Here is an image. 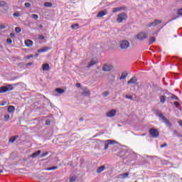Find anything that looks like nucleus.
<instances>
[{
    "label": "nucleus",
    "instance_id": "1",
    "mask_svg": "<svg viewBox=\"0 0 182 182\" xmlns=\"http://www.w3.org/2000/svg\"><path fill=\"white\" fill-rule=\"evenodd\" d=\"M14 90V86L12 85H8L0 87V93H6V92H11Z\"/></svg>",
    "mask_w": 182,
    "mask_h": 182
},
{
    "label": "nucleus",
    "instance_id": "2",
    "mask_svg": "<svg viewBox=\"0 0 182 182\" xmlns=\"http://www.w3.org/2000/svg\"><path fill=\"white\" fill-rule=\"evenodd\" d=\"M127 19V14H126V13L122 12L118 15L117 18V22H118V23H122L123 21H126Z\"/></svg>",
    "mask_w": 182,
    "mask_h": 182
},
{
    "label": "nucleus",
    "instance_id": "3",
    "mask_svg": "<svg viewBox=\"0 0 182 182\" xmlns=\"http://www.w3.org/2000/svg\"><path fill=\"white\" fill-rule=\"evenodd\" d=\"M149 134L153 137L154 139H156V137H159L160 136V132L158 129H156L154 128H151L149 129Z\"/></svg>",
    "mask_w": 182,
    "mask_h": 182
},
{
    "label": "nucleus",
    "instance_id": "4",
    "mask_svg": "<svg viewBox=\"0 0 182 182\" xmlns=\"http://www.w3.org/2000/svg\"><path fill=\"white\" fill-rule=\"evenodd\" d=\"M119 46L121 49H129L130 48V43L127 40H123L120 42Z\"/></svg>",
    "mask_w": 182,
    "mask_h": 182
},
{
    "label": "nucleus",
    "instance_id": "5",
    "mask_svg": "<svg viewBox=\"0 0 182 182\" xmlns=\"http://www.w3.org/2000/svg\"><path fill=\"white\" fill-rule=\"evenodd\" d=\"M161 20L155 19L154 22L149 23L146 25V28H151V26H157V25H160L161 23Z\"/></svg>",
    "mask_w": 182,
    "mask_h": 182
},
{
    "label": "nucleus",
    "instance_id": "6",
    "mask_svg": "<svg viewBox=\"0 0 182 182\" xmlns=\"http://www.w3.org/2000/svg\"><path fill=\"white\" fill-rule=\"evenodd\" d=\"M136 38L139 41H143L144 39H147V38H149V35H147L146 33L141 32L137 34Z\"/></svg>",
    "mask_w": 182,
    "mask_h": 182
},
{
    "label": "nucleus",
    "instance_id": "7",
    "mask_svg": "<svg viewBox=\"0 0 182 182\" xmlns=\"http://www.w3.org/2000/svg\"><path fill=\"white\" fill-rule=\"evenodd\" d=\"M112 69H113V66H112L110 65L105 64L102 66V70L104 72H110V70H112Z\"/></svg>",
    "mask_w": 182,
    "mask_h": 182
},
{
    "label": "nucleus",
    "instance_id": "8",
    "mask_svg": "<svg viewBox=\"0 0 182 182\" xmlns=\"http://www.w3.org/2000/svg\"><path fill=\"white\" fill-rule=\"evenodd\" d=\"M107 14H109V12L107 11V10L104 9L103 11H100V12L97 14V18H103V16H105V15H107Z\"/></svg>",
    "mask_w": 182,
    "mask_h": 182
},
{
    "label": "nucleus",
    "instance_id": "9",
    "mask_svg": "<svg viewBox=\"0 0 182 182\" xmlns=\"http://www.w3.org/2000/svg\"><path fill=\"white\" fill-rule=\"evenodd\" d=\"M159 117H160V119L163 120L165 124H171L170 123V121H168V119H167V118H166V117L163 115V114H159Z\"/></svg>",
    "mask_w": 182,
    "mask_h": 182
},
{
    "label": "nucleus",
    "instance_id": "10",
    "mask_svg": "<svg viewBox=\"0 0 182 182\" xmlns=\"http://www.w3.org/2000/svg\"><path fill=\"white\" fill-rule=\"evenodd\" d=\"M82 96H90V90H89V89H87V87H84L83 88V92H82Z\"/></svg>",
    "mask_w": 182,
    "mask_h": 182
},
{
    "label": "nucleus",
    "instance_id": "11",
    "mask_svg": "<svg viewBox=\"0 0 182 182\" xmlns=\"http://www.w3.org/2000/svg\"><path fill=\"white\" fill-rule=\"evenodd\" d=\"M117 112L116 111V109H112L111 111H109L107 113V117H113L114 116L116 115Z\"/></svg>",
    "mask_w": 182,
    "mask_h": 182
},
{
    "label": "nucleus",
    "instance_id": "12",
    "mask_svg": "<svg viewBox=\"0 0 182 182\" xmlns=\"http://www.w3.org/2000/svg\"><path fill=\"white\" fill-rule=\"evenodd\" d=\"M136 82H137V77H132L128 82H127V83H128V85H136Z\"/></svg>",
    "mask_w": 182,
    "mask_h": 182
},
{
    "label": "nucleus",
    "instance_id": "13",
    "mask_svg": "<svg viewBox=\"0 0 182 182\" xmlns=\"http://www.w3.org/2000/svg\"><path fill=\"white\" fill-rule=\"evenodd\" d=\"M51 49H52V48L48 47V46H46V47H43V48H41V49L38 50V52L39 53H43V52H48V50H50Z\"/></svg>",
    "mask_w": 182,
    "mask_h": 182
},
{
    "label": "nucleus",
    "instance_id": "14",
    "mask_svg": "<svg viewBox=\"0 0 182 182\" xmlns=\"http://www.w3.org/2000/svg\"><path fill=\"white\" fill-rule=\"evenodd\" d=\"M129 177V172L121 173L119 175L118 178L121 180H124V178H127Z\"/></svg>",
    "mask_w": 182,
    "mask_h": 182
},
{
    "label": "nucleus",
    "instance_id": "15",
    "mask_svg": "<svg viewBox=\"0 0 182 182\" xmlns=\"http://www.w3.org/2000/svg\"><path fill=\"white\" fill-rule=\"evenodd\" d=\"M124 9H126V7H124V6L117 7V8L112 9V12L114 14V13L119 12L120 11H124Z\"/></svg>",
    "mask_w": 182,
    "mask_h": 182
},
{
    "label": "nucleus",
    "instance_id": "16",
    "mask_svg": "<svg viewBox=\"0 0 182 182\" xmlns=\"http://www.w3.org/2000/svg\"><path fill=\"white\" fill-rule=\"evenodd\" d=\"M42 69L44 71H48V70H50V67L49 66V64L45 63L43 65Z\"/></svg>",
    "mask_w": 182,
    "mask_h": 182
},
{
    "label": "nucleus",
    "instance_id": "17",
    "mask_svg": "<svg viewBox=\"0 0 182 182\" xmlns=\"http://www.w3.org/2000/svg\"><path fill=\"white\" fill-rule=\"evenodd\" d=\"M109 144H113V140L108 139L107 143H105V150H107L109 149Z\"/></svg>",
    "mask_w": 182,
    "mask_h": 182
},
{
    "label": "nucleus",
    "instance_id": "18",
    "mask_svg": "<svg viewBox=\"0 0 182 182\" xmlns=\"http://www.w3.org/2000/svg\"><path fill=\"white\" fill-rule=\"evenodd\" d=\"M9 113H14L15 112V107L14 105H10L7 108Z\"/></svg>",
    "mask_w": 182,
    "mask_h": 182
},
{
    "label": "nucleus",
    "instance_id": "19",
    "mask_svg": "<svg viewBox=\"0 0 182 182\" xmlns=\"http://www.w3.org/2000/svg\"><path fill=\"white\" fill-rule=\"evenodd\" d=\"M105 170H106V166H100L97 169V173H98V174H100V173H102V171H105Z\"/></svg>",
    "mask_w": 182,
    "mask_h": 182
},
{
    "label": "nucleus",
    "instance_id": "20",
    "mask_svg": "<svg viewBox=\"0 0 182 182\" xmlns=\"http://www.w3.org/2000/svg\"><path fill=\"white\" fill-rule=\"evenodd\" d=\"M41 153H42V151L41 150H38V151L33 153L31 155L32 159H35V157H38V156H39L41 154Z\"/></svg>",
    "mask_w": 182,
    "mask_h": 182
},
{
    "label": "nucleus",
    "instance_id": "21",
    "mask_svg": "<svg viewBox=\"0 0 182 182\" xmlns=\"http://www.w3.org/2000/svg\"><path fill=\"white\" fill-rule=\"evenodd\" d=\"M25 45H26V46L31 47L33 45V41H32L31 40H26Z\"/></svg>",
    "mask_w": 182,
    "mask_h": 182
},
{
    "label": "nucleus",
    "instance_id": "22",
    "mask_svg": "<svg viewBox=\"0 0 182 182\" xmlns=\"http://www.w3.org/2000/svg\"><path fill=\"white\" fill-rule=\"evenodd\" d=\"M18 136H11L10 139H9V143H15V141H16V140L18 139Z\"/></svg>",
    "mask_w": 182,
    "mask_h": 182
},
{
    "label": "nucleus",
    "instance_id": "23",
    "mask_svg": "<svg viewBox=\"0 0 182 182\" xmlns=\"http://www.w3.org/2000/svg\"><path fill=\"white\" fill-rule=\"evenodd\" d=\"M94 65H96V60H92L90 62V64L87 66V69H89V68H92V66H94Z\"/></svg>",
    "mask_w": 182,
    "mask_h": 182
},
{
    "label": "nucleus",
    "instance_id": "24",
    "mask_svg": "<svg viewBox=\"0 0 182 182\" xmlns=\"http://www.w3.org/2000/svg\"><path fill=\"white\" fill-rule=\"evenodd\" d=\"M154 42H156V37H154V36L150 37L149 45H153V43H154Z\"/></svg>",
    "mask_w": 182,
    "mask_h": 182
},
{
    "label": "nucleus",
    "instance_id": "25",
    "mask_svg": "<svg viewBox=\"0 0 182 182\" xmlns=\"http://www.w3.org/2000/svg\"><path fill=\"white\" fill-rule=\"evenodd\" d=\"M52 3L50 2H46L44 3V6H46V8H52Z\"/></svg>",
    "mask_w": 182,
    "mask_h": 182
},
{
    "label": "nucleus",
    "instance_id": "26",
    "mask_svg": "<svg viewBox=\"0 0 182 182\" xmlns=\"http://www.w3.org/2000/svg\"><path fill=\"white\" fill-rule=\"evenodd\" d=\"M71 29H79V24L75 23V24H73L70 26Z\"/></svg>",
    "mask_w": 182,
    "mask_h": 182
},
{
    "label": "nucleus",
    "instance_id": "27",
    "mask_svg": "<svg viewBox=\"0 0 182 182\" xmlns=\"http://www.w3.org/2000/svg\"><path fill=\"white\" fill-rule=\"evenodd\" d=\"M161 103H166V96L162 95L160 97Z\"/></svg>",
    "mask_w": 182,
    "mask_h": 182
},
{
    "label": "nucleus",
    "instance_id": "28",
    "mask_svg": "<svg viewBox=\"0 0 182 182\" xmlns=\"http://www.w3.org/2000/svg\"><path fill=\"white\" fill-rule=\"evenodd\" d=\"M21 15L22 14H21V12L19 11H17L13 14V16H15L16 18H19V16H21Z\"/></svg>",
    "mask_w": 182,
    "mask_h": 182
},
{
    "label": "nucleus",
    "instance_id": "29",
    "mask_svg": "<svg viewBox=\"0 0 182 182\" xmlns=\"http://www.w3.org/2000/svg\"><path fill=\"white\" fill-rule=\"evenodd\" d=\"M56 92H57V93H65V90L61 88H57Z\"/></svg>",
    "mask_w": 182,
    "mask_h": 182
},
{
    "label": "nucleus",
    "instance_id": "30",
    "mask_svg": "<svg viewBox=\"0 0 182 182\" xmlns=\"http://www.w3.org/2000/svg\"><path fill=\"white\" fill-rule=\"evenodd\" d=\"M4 119L6 122H8V120H9L11 119V116L9 114H5L4 115Z\"/></svg>",
    "mask_w": 182,
    "mask_h": 182
},
{
    "label": "nucleus",
    "instance_id": "31",
    "mask_svg": "<svg viewBox=\"0 0 182 182\" xmlns=\"http://www.w3.org/2000/svg\"><path fill=\"white\" fill-rule=\"evenodd\" d=\"M6 6V2L5 1H0V8H2L4 6Z\"/></svg>",
    "mask_w": 182,
    "mask_h": 182
},
{
    "label": "nucleus",
    "instance_id": "32",
    "mask_svg": "<svg viewBox=\"0 0 182 182\" xmlns=\"http://www.w3.org/2000/svg\"><path fill=\"white\" fill-rule=\"evenodd\" d=\"M21 28L19 27L15 28V32H16V33H21Z\"/></svg>",
    "mask_w": 182,
    "mask_h": 182
},
{
    "label": "nucleus",
    "instance_id": "33",
    "mask_svg": "<svg viewBox=\"0 0 182 182\" xmlns=\"http://www.w3.org/2000/svg\"><path fill=\"white\" fill-rule=\"evenodd\" d=\"M49 154V152H45L41 155V159H43V157H46Z\"/></svg>",
    "mask_w": 182,
    "mask_h": 182
},
{
    "label": "nucleus",
    "instance_id": "34",
    "mask_svg": "<svg viewBox=\"0 0 182 182\" xmlns=\"http://www.w3.org/2000/svg\"><path fill=\"white\" fill-rule=\"evenodd\" d=\"M102 96H104V97H106L107 96H109V91H105L102 93Z\"/></svg>",
    "mask_w": 182,
    "mask_h": 182
},
{
    "label": "nucleus",
    "instance_id": "35",
    "mask_svg": "<svg viewBox=\"0 0 182 182\" xmlns=\"http://www.w3.org/2000/svg\"><path fill=\"white\" fill-rule=\"evenodd\" d=\"M127 76V74L123 73V74H122L120 79L121 80L126 79Z\"/></svg>",
    "mask_w": 182,
    "mask_h": 182
},
{
    "label": "nucleus",
    "instance_id": "36",
    "mask_svg": "<svg viewBox=\"0 0 182 182\" xmlns=\"http://www.w3.org/2000/svg\"><path fill=\"white\" fill-rule=\"evenodd\" d=\"M76 176H73L70 178V182L76 181Z\"/></svg>",
    "mask_w": 182,
    "mask_h": 182
},
{
    "label": "nucleus",
    "instance_id": "37",
    "mask_svg": "<svg viewBox=\"0 0 182 182\" xmlns=\"http://www.w3.org/2000/svg\"><path fill=\"white\" fill-rule=\"evenodd\" d=\"M171 99H175V100H178V97L176 96L175 95H172Z\"/></svg>",
    "mask_w": 182,
    "mask_h": 182
},
{
    "label": "nucleus",
    "instance_id": "38",
    "mask_svg": "<svg viewBox=\"0 0 182 182\" xmlns=\"http://www.w3.org/2000/svg\"><path fill=\"white\" fill-rule=\"evenodd\" d=\"M125 98L129 99L130 100H133V96H132V95H126Z\"/></svg>",
    "mask_w": 182,
    "mask_h": 182
},
{
    "label": "nucleus",
    "instance_id": "39",
    "mask_svg": "<svg viewBox=\"0 0 182 182\" xmlns=\"http://www.w3.org/2000/svg\"><path fill=\"white\" fill-rule=\"evenodd\" d=\"M178 15L182 16V8L178 10Z\"/></svg>",
    "mask_w": 182,
    "mask_h": 182
},
{
    "label": "nucleus",
    "instance_id": "40",
    "mask_svg": "<svg viewBox=\"0 0 182 182\" xmlns=\"http://www.w3.org/2000/svg\"><path fill=\"white\" fill-rule=\"evenodd\" d=\"M32 18H33V19H38V18H39V16H38V14H32Z\"/></svg>",
    "mask_w": 182,
    "mask_h": 182
},
{
    "label": "nucleus",
    "instance_id": "41",
    "mask_svg": "<svg viewBox=\"0 0 182 182\" xmlns=\"http://www.w3.org/2000/svg\"><path fill=\"white\" fill-rule=\"evenodd\" d=\"M6 42H7V43H9V45H11V44L12 43V39H11V38H7V39H6Z\"/></svg>",
    "mask_w": 182,
    "mask_h": 182
},
{
    "label": "nucleus",
    "instance_id": "42",
    "mask_svg": "<svg viewBox=\"0 0 182 182\" xmlns=\"http://www.w3.org/2000/svg\"><path fill=\"white\" fill-rule=\"evenodd\" d=\"M174 105L176 107H178V106H180V103L178 102H174Z\"/></svg>",
    "mask_w": 182,
    "mask_h": 182
},
{
    "label": "nucleus",
    "instance_id": "43",
    "mask_svg": "<svg viewBox=\"0 0 182 182\" xmlns=\"http://www.w3.org/2000/svg\"><path fill=\"white\" fill-rule=\"evenodd\" d=\"M26 8H31V4L29 3H25Z\"/></svg>",
    "mask_w": 182,
    "mask_h": 182
},
{
    "label": "nucleus",
    "instance_id": "44",
    "mask_svg": "<svg viewBox=\"0 0 182 182\" xmlns=\"http://www.w3.org/2000/svg\"><path fill=\"white\" fill-rule=\"evenodd\" d=\"M46 126L50 125V120H46Z\"/></svg>",
    "mask_w": 182,
    "mask_h": 182
},
{
    "label": "nucleus",
    "instance_id": "45",
    "mask_svg": "<svg viewBox=\"0 0 182 182\" xmlns=\"http://www.w3.org/2000/svg\"><path fill=\"white\" fill-rule=\"evenodd\" d=\"M164 147H167V144L165 143L161 145V149H164Z\"/></svg>",
    "mask_w": 182,
    "mask_h": 182
},
{
    "label": "nucleus",
    "instance_id": "46",
    "mask_svg": "<svg viewBox=\"0 0 182 182\" xmlns=\"http://www.w3.org/2000/svg\"><path fill=\"white\" fill-rule=\"evenodd\" d=\"M38 39H40L41 41H43V39H45V36H39Z\"/></svg>",
    "mask_w": 182,
    "mask_h": 182
},
{
    "label": "nucleus",
    "instance_id": "47",
    "mask_svg": "<svg viewBox=\"0 0 182 182\" xmlns=\"http://www.w3.org/2000/svg\"><path fill=\"white\" fill-rule=\"evenodd\" d=\"M6 27L5 26V25L1 24L0 25V29H5Z\"/></svg>",
    "mask_w": 182,
    "mask_h": 182
},
{
    "label": "nucleus",
    "instance_id": "48",
    "mask_svg": "<svg viewBox=\"0 0 182 182\" xmlns=\"http://www.w3.org/2000/svg\"><path fill=\"white\" fill-rule=\"evenodd\" d=\"M10 36H11V38H15V33H11Z\"/></svg>",
    "mask_w": 182,
    "mask_h": 182
},
{
    "label": "nucleus",
    "instance_id": "49",
    "mask_svg": "<svg viewBox=\"0 0 182 182\" xmlns=\"http://www.w3.org/2000/svg\"><path fill=\"white\" fill-rule=\"evenodd\" d=\"M51 170H58V166L51 167Z\"/></svg>",
    "mask_w": 182,
    "mask_h": 182
},
{
    "label": "nucleus",
    "instance_id": "50",
    "mask_svg": "<svg viewBox=\"0 0 182 182\" xmlns=\"http://www.w3.org/2000/svg\"><path fill=\"white\" fill-rule=\"evenodd\" d=\"M31 58H33V55H30L28 56V59H31Z\"/></svg>",
    "mask_w": 182,
    "mask_h": 182
},
{
    "label": "nucleus",
    "instance_id": "51",
    "mask_svg": "<svg viewBox=\"0 0 182 182\" xmlns=\"http://www.w3.org/2000/svg\"><path fill=\"white\" fill-rule=\"evenodd\" d=\"M76 87H80V83H77L76 84Z\"/></svg>",
    "mask_w": 182,
    "mask_h": 182
},
{
    "label": "nucleus",
    "instance_id": "52",
    "mask_svg": "<svg viewBox=\"0 0 182 182\" xmlns=\"http://www.w3.org/2000/svg\"><path fill=\"white\" fill-rule=\"evenodd\" d=\"M47 171H52V167L47 168Z\"/></svg>",
    "mask_w": 182,
    "mask_h": 182
},
{
    "label": "nucleus",
    "instance_id": "53",
    "mask_svg": "<svg viewBox=\"0 0 182 182\" xmlns=\"http://www.w3.org/2000/svg\"><path fill=\"white\" fill-rule=\"evenodd\" d=\"M80 122H83V117L80 118Z\"/></svg>",
    "mask_w": 182,
    "mask_h": 182
},
{
    "label": "nucleus",
    "instance_id": "54",
    "mask_svg": "<svg viewBox=\"0 0 182 182\" xmlns=\"http://www.w3.org/2000/svg\"><path fill=\"white\" fill-rule=\"evenodd\" d=\"M4 173V170H0V173Z\"/></svg>",
    "mask_w": 182,
    "mask_h": 182
},
{
    "label": "nucleus",
    "instance_id": "55",
    "mask_svg": "<svg viewBox=\"0 0 182 182\" xmlns=\"http://www.w3.org/2000/svg\"><path fill=\"white\" fill-rule=\"evenodd\" d=\"M23 161H26L27 159H23Z\"/></svg>",
    "mask_w": 182,
    "mask_h": 182
},
{
    "label": "nucleus",
    "instance_id": "56",
    "mask_svg": "<svg viewBox=\"0 0 182 182\" xmlns=\"http://www.w3.org/2000/svg\"><path fill=\"white\" fill-rule=\"evenodd\" d=\"M1 106H4V104H2Z\"/></svg>",
    "mask_w": 182,
    "mask_h": 182
},
{
    "label": "nucleus",
    "instance_id": "57",
    "mask_svg": "<svg viewBox=\"0 0 182 182\" xmlns=\"http://www.w3.org/2000/svg\"><path fill=\"white\" fill-rule=\"evenodd\" d=\"M36 56H38V54H36Z\"/></svg>",
    "mask_w": 182,
    "mask_h": 182
}]
</instances>
